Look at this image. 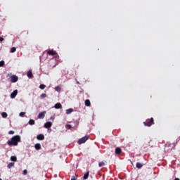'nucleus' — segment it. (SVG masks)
Returning a JSON list of instances; mask_svg holds the SVG:
<instances>
[{
    "label": "nucleus",
    "instance_id": "nucleus-14",
    "mask_svg": "<svg viewBox=\"0 0 180 180\" xmlns=\"http://www.w3.org/2000/svg\"><path fill=\"white\" fill-rule=\"evenodd\" d=\"M35 150H40L41 148V145L40 143H36L34 145Z\"/></svg>",
    "mask_w": 180,
    "mask_h": 180
},
{
    "label": "nucleus",
    "instance_id": "nucleus-2",
    "mask_svg": "<svg viewBox=\"0 0 180 180\" xmlns=\"http://www.w3.org/2000/svg\"><path fill=\"white\" fill-rule=\"evenodd\" d=\"M145 126H148L150 127L151 125L154 124V118H150V120H147L145 122H143Z\"/></svg>",
    "mask_w": 180,
    "mask_h": 180
},
{
    "label": "nucleus",
    "instance_id": "nucleus-36",
    "mask_svg": "<svg viewBox=\"0 0 180 180\" xmlns=\"http://www.w3.org/2000/svg\"><path fill=\"white\" fill-rule=\"evenodd\" d=\"M55 177L57 178V174H55Z\"/></svg>",
    "mask_w": 180,
    "mask_h": 180
},
{
    "label": "nucleus",
    "instance_id": "nucleus-25",
    "mask_svg": "<svg viewBox=\"0 0 180 180\" xmlns=\"http://www.w3.org/2000/svg\"><path fill=\"white\" fill-rule=\"evenodd\" d=\"M44 88H46V85L45 84H40L39 85V89H44Z\"/></svg>",
    "mask_w": 180,
    "mask_h": 180
},
{
    "label": "nucleus",
    "instance_id": "nucleus-10",
    "mask_svg": "<svg viewBox=\"0 0 180 180\" xmlns=\"http://www.w3.org/2000/svg\"><path fill=\"white\" fill-rule=\"evenodd\" d=\"M53 108H54L55 109H62V108H63V105H61V103H57L56 104H55V105L53 106Z\"/></svg>",
    "mask_w": 180,
    "mask_h": 180
},
{
    "label": "nucleus",
    "instance_id": "nucleus-23",
    "mask_svg": "<svg viewBox=\"0 0 180 180\" xmlns=\"http://www.w3.org/2000/svg\"><path fill=\"white\" fill-rule=\"evenodd\" d=\"M29 124H30V126H33V124H34V120H30Z\"/></svg>",
    "mask_w": 180,
    "mask_h": 180
},
{
    "label": "nucleus",
    "instance_id": "nucleus-18",
    "mask_svg": "<svg viewBox=\"0 0 180 180\" xmlns=\"http://www.w3.org/2000/svg\"><path fill=\"white\" fill-rule=\"evenodd\" d=\"M11 161H13L14 162H16V161H18V158H16V156H11Z\"/></svg>",
    "mask_w": 180,
    "mask_h": 180
},
{
    "label": "nucleus",
    "instance_id": "nucleus-1",
    "mask_svg": "<svg viewBox=\"0 0 180 180\" xmlns=\"http://www.w3.org/2000/svg\"><path fill=\"white\" fill-rule=\"evenodd\" d=\"M20 141V136L16 135L13 136L11 140L7 141L8 146H18V143Z\"/></svg>",
    "mask_w": 180,
    "mask_h": 180
},
{
    "label": "nucleus",
    "instance_id": "nucleus-6",
    "mask_svg": "<svg viewBox=\"0 0 180 180\" xmlns=\"http://www.w3.org/2000/svg\"><path fill=\"white\" fill-rule=\"evenodd\" d=\"M18 77L16 75H12L11 76V82H18Z\"/></svg>",
    "mask_w": 180,
    "mask_h": 180
},
{
    "label": "nucleus",
    "instance_id": "nucleus-27",
    "mask_svg": "<svg viewBox=\"0 0 180 180\" xmlns=\"http://www.w3.org/2000/svg\"><path fill=\"white\" fill-rule=\"evenodd\" d=\"M4 65H5V61L4 60L0 61V67H4Z\"/></svg>",
    "mask_w": 180,
    "mask_h": 180
},
{
    "label": "nucleus",
    "instance_id": "nucleus-30",
    "mask_svg": "<svg viewBox=\"0 0 180 180\" xmlns=\"http://www.w3.org/2000/svg\"><path fill=\"white\" fill-rule=\"evenodd\" d=\"M40 96H41V98H44L47 96V95L46 94H41Z\"/></svg>",
    "mask_w": 180,
    "mask_h": 180
},
{
    "label": "nucleus",
    "instance_id": "nucleus-11",
    "mask_svg": "<svg viewBox=\"0 0 180 180\" xmlns=\"http://www.w3.org/2000/svg\"><path fill=\"white\" fill-rule=\"evenodd\" d=\"M27 76L28 77V78H33V73L32 72V70H30L27 72Z\"/></svg>",
    "mask_w": 180,
    "mask_h": 180
},
{
    "label": "nucleus",
    "instance_id": "nucleus-29",
    "mask_svg": "<svg viewBox=\"0 0 180 180\" xmlns=\"http://www.w3.org/2000/svg\"><path fill=\"white\" fill-rule=\"evenodd\" d=\"M26 112H21L20 114H19V116H20L21 117H23V116H25Z\"/></svg>",
    "mask_w": 180,
    "mask_h": 180
},
{
    "label": "nucleus",
    "instance_id": "nucleus-8",
    "mask_svg": "<svg viewBox=\"0 0 180 180\" xmlns=\"http://www.w3.org/2000/svg\"><path fill=\"white\" fill-rule=\"evenodd\" d=\"M16 95H18V90H15L11 94V99H15V98H16Z\"/></svg>",
    "mask_w": 180,
    "mask_h": 180
},
{
    "label": "nucleus",
    "instance_id": "nucleus-13",
    "mask_svg": "<svg viewBox=\"0 0 180 180\" xmlns=\"http://www.w3.org/2000/svg\"><path fill=\"white\" fill-rule=\"evenodd\" d=\"M74 112V110L72 108H69L66 110V115H71Z\"/></svg>",
    "mask_w": 180,
    "mask_h": 180
},
{
    "label": "nucleus",
    "instance_id": "nucleus-28",
    "mask_svg": "<svg viewBox=\"0 0 180 180\" xmlns=\"http://www.w3.org/2000/svg\"><path fill=\"white\" fill-rule=\"evenodd\" d=\"M103 166H105V162H101L98 163V167H103Z\"/></svg>",
    "mask_w": 180,
    "mask_h": 180
},
{
    "label": "nucleus",
    "instance_id": "nucleus-7",
    "mask_svg": "<svg viewBox=\"0 0 180 180\" xmlns=\"http://www.w3.org/2000/svg\"><path fill=\"white\" fill-rule=\"evenodd\" d=\"M46 115V111H43L39 112L38 115V119H44V116Z\"/></svg>",
    "mask_w": 180,
    "mask_h": 180
},
{
    "label": "nucleus",
    "instance_id": "nucleus-17",
    "mask_svg": "<svg viewBox=\"0 0 180 180\" xmlns=\"http://www.w3.org/2000/svg\"><path fill=\"white\" fill-rule=\"evenodd\" d=\"M122 153V149L120 148H115V154H120Z\"/></svg>",
    "mask_w": 180,
    "mask_h": 180
},
{
    "label": "nucleus",
    "instance_id": "nucleus-3",
    "mask_svg": "<svg viewBox=\"0 0 180 180\" xmlns=\"http://www.w3.org/2000/svg\"><path fill=\"white\" fill-rule=\"evenodd\" d=\"M89 139V136H85L81 138L80 139H79L77 143L79 145L84 144V143H85Z\"/></svg>",
    "mask_w": 180,
    "mask_h": 180
},
{
    "label": "nucleus",
    "instance_id": "nucleus-5",
    "mask_svg": "<svg viewBox=\"0 0 180 180\" xmlns=\"http://www.w3.org/2000/svg\"><path fill=\"white\" fill-rule=\"evenodd\" d=\"M49 56H57V51L54 50H49L47 51Z\"/></svg>",
    "mask_w": 180,
    "mask_h": 180
},
{
    "label": "nucleus",
    "instance_id": "nucleus-21",
    "mask_svg": "<svg viewBox=\"0 0 180 180\" xmlns=\"http://www.w3.org/2000/svg\"><path fill=\"white\" fill-rule=\"evenodd\" d=\"M15 165V162H10L8 165L7 167L11 169L12 168V167H13Z\"/></svg>",
    "mask_w": 180,
    "mask_h": 180
},
{
    "label": "nucleus",
    "instance_id": "nucleus-24",
    "mask_svg": "<svg viewBox=\"0 0 180 180\" xmlns=\"http://www.w3.org/2000/svg\"><path fill=\"white\" fill-rule=\"evenodd\" d=\"M72 127L71 126V124H66L65 125V128L68 129V130H70V129H72Z\"/></svg>",
    "mask_w": 180,
    "mask_h": 180
},
{
    "label": "nucleus",
    "instance_id": "nucleus-38",
    "mask_svg": "<svg viewBox=\"0 0 180 180\" xmlns=\"http://www.w3.org/2000/svg\"><path fill=\"white\" fill-rule=\"evenodd\" d=\"M0 180H2V179H0Z\"/></svg>",
    "mask_w": 180,
    "mask_h": 180
},
{
    "label": "nucleus",
    "instance_id": "nucleus-37",
    "mask_svg": "<svg viewBox=\"0 0 180 180\" xmlns=\"http://www.w3.org/2000/svg\"><path fill=\"white\" fill-rule=\"evenodd\" d=\"M51 119H53V117H51Z\"/></svg>",
    "mask_w": 180,
    "mask_h": 180
},
{
    "label": "nucleus",
    "instance_id": "nucleus-33",
    "mask_svg": "<svg viewBox=\"0 0 180 180\" xmlns=\"http://www.w3.org/2000/svg\"><path fill=\"white\" fill-rule=\"evenodd\" d=\"M8 134H15V131H9Z\"/></svg>",
    "mask_w": 180,
    "mask_h": 180
},
{
    "label": "nucleus",
    "instance_id": "nucleus-34",
    "mask_svg": "<svg viewBox=\"0 0 180 180\" xmlns=\"http://www.w3.org/2000/svg\"><path fill=\"white\" fill-rule=\"evenodd\" d=\"M0 41H4V38L0 37Z\"/></svg>",
    "mask_w": 180,
    "mask_h": 180
},
{
    "label": "nucleus",
    "instance_id": "nucleus-20",
    "mask_svg": "<svg viewBox=\"0 0 180 180\" xmlns=\"http://www.w3.org/2000/svg\"><path fill=\"white\" fill-rule=\"evenodd\" d=\"M84 103L86 106H91V101L89 100H86Z\"/></svg>",
    "mask_w": 180,
    "mask_h": 180
},
{
    "label": "nucleus",
    "instance_id": "nucleus-15",
    "mask_svg": "<svg viewBox=\"0 0 180 180\" xmlns=\"http://www.w3.org/2000/svg\"><path fill=\"white\" fill-rule=\"evenodd\" d=\"M136 168L140 169V168H143V164H141L140 162H136Z\"/></svg>",
    "mask_w": 180,
    "mask_h": 180
},
{
    "label": "nucleus",
    "instance_id": "nucleus-31",
    "mask_svg": "<svg viewBox=\"0 0 180 180\" xmlns=\"http://www.w3.org/2000/svg\"><path fill=\"white\" fill-rule=\"evenodd\" d=\"M22 174L23 175H27V169H24Z\"/></svg>",
    "mask_w": 180,
    "mask_h": 180
},
{
    "label": "nucleus",
    "instance_id": "nucleus-4",
    "mask_svg": "<svg viewBox=\"0 0 180 180\" xmlns=\"http://www.w3.org/2000/svg\"><path fill=\"white\" fill-rule=\"evenodd\" d=\"M49 64H50V67H52V68H54V67L57 65V60H56L55 59H51L49 61Z\"/></svg>",
    "mask_w": 180,
    "mask_h": 180
},
{
    "label": "nucleus",
    "instance_id": "nucleus-22",
    "mask_svg": "<svg viewBox=\"0 0 180 180\" xmlns=\"http://www.w3.org/2000/svg\"><path fill=\"white\" fill-rule=\"evenodd\" d=\"M55 91H56V92H60V91H61V87L57 86L55 87Z\"/></svg>",
    "mask_w": 180,
    "mask_h": 180
},
{
    "label": "nucleus",
    "instance_id": "nucleus-9",
    "mask_svg": "<svg viewBox=\"0 0 180 180\" xmlns=\"http://www.w3.org/2000/svg\"><path fill=\"white\" fill-rule=\"evenodd\" d=\"M51 126H53V123L48 122L44 124V127H45V129H50Z\"/></svg>",
    "mask_w": 180,
    "mask_h": 180
},
{
    "label": "nucleus",
    "instance_id": "nucleus-32",
    "mask_svg": "<svg viewBox=\"0 0 180 180\" xmlns=\"http://www.w3.org/2000/svg\"><path fill=\"white\" fill-rule=\"evenodd\" d=\"M77 175L72 176L71 180H77Z\"/></svg>",
    "mask_w": 180,
    "mask_h": 180
},
{
    "label": "nucleus",
    "instance_id": "nucleus-12",
    "mask_svg": "<svg viewBox=\"0 0 180 180\" xmlns=\"http://www.w3.org/2000/svg\"><path fill=\"white\" fill-rule=\"evenodd\" d=\"M37 140H44V136L41 134H38L37 136Z\"/></svg>",
    "mask_w": 180,
    "mask_h": 180
},
{
    "label": "nucleus",
    "instance_id": "nucleus-26",
    "mask_svg": "<svg viewBox=\"0 0 180 180\" xmlns=\"http://www.w3.org/2000/svg\"><path fill=\"white\" fill-rule=\"evenodd\" d=\"M15 51H16V48L12 47V48L11 49V53H15Z\"/></svg>",
    "mask_w": 180,
    "mask_h": 180
},
{
    "label": "nucleus",
    "instance_id": "nucleus-16",
    "mask_svg": "<svg viewBox=\"0 0 180 180\" xmlns=\"http://www.w3.org/2000/svg\"><path fill=\"white\" fill-rule=\"evenodd\" d=\"M89 171L86 172L84 174L83 178H84V179H88V177H89Z\"/></svg>",
    "mask_w": 180,
    "mask_h": 180
},
{
    "label": "nucleus",
    "instance_id": "nucleus-19",
    "mask_svg": "<svg viewBox=\"0 0 180 180\" xmlns=\"http://www.w3.org/2000/svg\"><path fill=\"white\" fill-rule=\"evenodd\" d=\"M1 116L4 119H6V117H8V113H6V112H3L1 113Z\"/></svg>",
    "mask_w": 180,
    "mask_h": 180
},
{
    "label": "nucleus",
    "instance_id": "nucleus-35",
    "mask_svg": "<svg viewBox=\"0 0 180 180\" xmlns=\"http://www.w3.org/2000/svg\"><path fill=\"white\" fill-rule=\"evenodd\" d=\"M77 84H79V82L78 80H76Z\"/></svg>",
    "mask_w": 180,
    "mask_h": 180
}]
</instances>
